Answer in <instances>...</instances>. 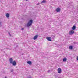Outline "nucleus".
<instances>
[{"instance_id":"1","label":"nucleus","mask_w":78,"mask_h":78,"mask_svg":"<svg viewBox=\"0 0 78 78\" xmlns=\"http://www.w3.org/2000/svg\"><path fill=\"white\" fill-rule=\"evenodd\" d=\"M9 61H10V64H12L13 66H16V64H17L16 62L15 61H13V59L11 58H10Z\"/></svg>"},{"instance_id":"2","label":"nucleus","mask_w":78,"mask_h":78,"mask_svg":"<svg viewBox=\"0 0 78 78\" xmlns=\"http://www.w3.org/2000/svg\"><path fill=\"white\" fill-rule=\"evenodd\" d=\"M33 21L32 20H30L27 23V27H30V26L32 25Z\"/></svg>"},{"instance_id":"3","label":"nucleus","mask_w":78,"mask_h":78,"mask_svg":"<svg viewBox=\"0 0 78 78\" xmlns=\"http://www.w3.org/2000/svg\"><path fill=\"white\" fill-rule=\"evenodd\" d=\"M56 12H60V11H61V9L59 7H58L56 9Z\"/></svg>"},{"instance_id":"4","label":"nucleus","mask_w":78,"mask_h":78,"mask_svg":"<svg viewBox=\"0 0 78 78\" xmlns=\"http://www.w3.org/2000/svg\"><path fill=\"white\" fill-rule=\"evenodd\" d=\"M38 37V35L37 34L36 36H34V37L33 38V39H34V40H36V39H37Z\"/></svg>"},{"instance_id":"5","label":"nucleus","mask_w":78,"mask_h":78,"mask_svg":"<svg viewBox=\"0 0 78 78\" xmlns=\"http://www.w3.org/2000/svg\"><path fill=\"white\" fill-rule=\"evenodd\" d=\"M75 32H74V31L73 30H71L70 32H69V34L70 35H71V34H73Z\"/></svg>"},{"instance_id":"6","label":"nucleus","mask_w":78,"mask_h":78,"mask_svg":"<svg viewBox=\"0 0 78 78\" xmlns=\"http://www.w3.org/2000/svg\"><path fill=\"white\" fill-rule=\"evenodd\" d=\"M46 39L48 41H51V37H47Z\"/></svg>"},{"instance_id":"7","label":"nucleus","mask_w":78,"mask_h":78,"mask_svg":"<svg viewBox=\"0 0 78 78\" xmlns=\"http://www.w3.org/2000/svg\"><path fill=\"white\" fill-rule=\"evenodd\" d=\"M58 73H60L61 72V69L60 68H59L58 69Z\"/></svg>"},{"instance_id":"8","label":"nucleus","mask_w":78,"mask_h":78,"mask_svg":"<svg viewBox=\"0 0 78 78\" xmlns=\"http://www.w3.org/2000/svg\"><path fill=\"white\" fill-rule=\"evenodd\" d=\"M27 63L28 64H29V65H31V64L32 62L31 61H29L27 62Z\"/></svg>"},{"instance_id":"9","label":"nucleus","mask_w":78,"mask_h":78,"mask_svg":"<svg viewBox=\"0 0 78 78\" xmlns=\"http://www.w3.org/2000/svg\"><path fill=\"white\" fill-rule=\"evenodd\" d=\"M76 29V26H75L74 25L72 27V30H75Z\"/></svg>"},{"instance_id":"10","label":"nucleus","mask_w":78,"mask_h":78,"mask_svg":"<svg viewBox=\"0 0 78 78\" xmlns=\"http://www.w3.org/2000/svg\"><path fill=\"white\" fill-rule=\"evenodd\" d=\"M66 61H67V58H64L63 59V62H65Z\"/></svg>"},{"instance_id":"11","label":"nucleus","mask_w":78,"mask_h":78,"mask_svg":"<svg viewBox=\"0 0 78 78\" xmlns=\"http://www.w3.org/2000/svg\"><path fill=\"white\" fill-rule=\"evenodd\" d=\"M6 16V17L8 18L9 17V14L8 13H7Z\"/></svg>"},{"instance_id":"12","label":"nucleus","mask_w":78,"mask_h":78,"mask_svg":"<svg viewBox=\"0 0 78 78\" xmlns=\"http://www.w3.org/2000/svg\"><path fill=\"white\" fill-rule=\"evenodd\" d=\"M69 48L70 50H72L73 48V47L72 46H70L69 47Z\"/></svg>"},{"instance_id":"13","label":"nucleus","mask_w":78,"mask_h":78,"mask_svg":"<svg viewBox=\"0 0 78 78\" xmlns=\"http://www.w3.org/2000/svg\"><path fill=\"white\" fill-rule=\"evenodd\" d=\"M41 3H46V0H43L42 1Z\"/></svg>"},{"instance_id":"14","label":"nucleus","mask_w":78,"mask_h":78,"mask_svg":"<svg viewBox=\"0 0 78 78\" xmlns=\"http://www.w3.org/2000/svg\"><path fill=\"white\" fill-rule=\"evenodd\" d=\"M2 22L1 21H0V27H1L2 25Z\"/></svg>"},{"instance_id":"15","label":"nucleus","mask_w":78,"mask_h":78,"mask_svg":"<svg viewBox=\"0 0 78 78\" xmlns=\"http://www.w3.org/2000/svg\"><path fill=\"white\" fill-rule=\"evenodd\" d=\"M10 72H14V69H12L10 70Z\"/></svg>"},{"instance_id":"16","label":"nucleus","mask_w":78,"mask_h":78,"mask_svg":"<svg viewBox=\"0 0 78 78\" xmlns=\"http://www.w3.org/2000/svg\"><path fill=\"white\" fill-rule=\"evenodd\" d=\"M8 34L9 35V36H11V33H10L9 32H8Z\"/></svg>"},{"instance_id":"17","label":"nucleus","mask_w":78,"mask_h":78,"mask_svg":"<svg viewBox=\"0 0 78 78\" xmlns=\"http://www.w3.org/2000/svg\"><path fill=\"white\" fill-rule=\"evenodd\" d=\"M50 72V70H48L47 71L48 73H49Z\"/></svg>"},{"instance_id":"18","label":"nucleus","mask_w":78,"mask_h":78,"mask_svg":"<svg viewBox=\"0 0 78 78\" xmlns=\"http://www.w3.org/2000/svg\"><path fill=\"white\" fill-rule=\"evenodd\" d=\"M77 61H78V56H77Z\"/></svg>"},{"instance_id":"19","label":"nucleus","mask_w":78,"mask_h":78,"mask_svg":"<svg viewBox=\"0 0 78 78\" xmlns=\"http://www.w3.org/2000/svg\"><path fill=\"white\" fill-rule=\"evenodd\" d=\"M21 30H24V29H23V28H22V29H21Z\"/></svg>"},{"instance_id":"20","label":"nucleus","mask_w":78,"mask_h":78,"mask_svg":"<svg viewBox=\"0 0 78 78\" xmlns=\"http://www.w3.org/2000/svg\"><path fill=\"white\" fill-rule=\"evenodd\" d=\"M39 4H40V3H39L37 4V5H39Z\"/></svg>"},{"instance_id":"21","label":"nucleus","mask_w":78,"mask_h":78,"mask_svg":"<svg viewBox=\"0 0 78 78\" xmlns=\"http://www.w3.org/2000/svg\"><path fill=\"white\" fill-rule=\"evenodd\" d=\"M28 78H32V77H28Z\"/></svg>"},{"instance_id":"22","label":"nucleus","mask_w":78,"mask_h":78,"mask_svg":"<svg viewBox=\"0 0 78 78\" xmlns=\"http://www.w3.org/2000/svg\"><path fill=\"white\" fill-rule=\"evenodd\" d=\"M18 47V46H16V47Z\"/></svg>"},{"instance_id":"23","label":"nucleus","mask_w":78,"mask_h":78,"mask_svg":"<svg viewBox=\"0 0 78 78\" xmlns=\"http://www.w3.org/2000/svg\"><path fill=\"white\" fill-rule=\"evenodd\" d=\"M26 1H28V0H25Z\"/></svg>"},{"instance_id":"24","label":"nucleus","mask_w":78,"mask_h":78,"mask_svg":"<svg viewBox=\"0 0 78 78\" xmlns=\"http://www.w3.org/2000/svg\"><path fill=\"white\" fill-rule=\"evenodd\" d=\"M7 78L6 77H5V78Z\"/></svg>"}]
</instances>
